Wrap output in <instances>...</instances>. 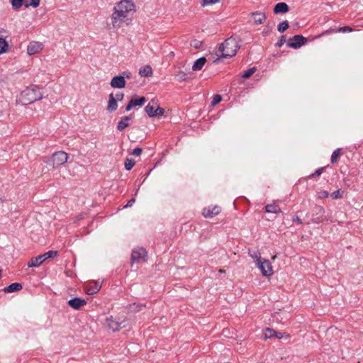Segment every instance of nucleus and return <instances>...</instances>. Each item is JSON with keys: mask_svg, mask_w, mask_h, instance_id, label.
<instances>
[{"mask_svg": "<svg viewBox=\"0 0 363 363\" xmlns=\"http://www.w3.org/2000/svg\"><path fill=\"white\" fill-rule=\"evenodd\" d=\"M131 118H132L131 115L128 116H124V117L121 118V119L120 120V121L118 123L117 129L119 131H122L125 128L128 127L129 126V121L131 119Z\"/></svg>", "mask_w": 363, "mask_h": 363, "instance_id": "obj_18", "label": "nucleus"}, {"mask_svg": "<svg viewBox=\"0 0 363 363\" xmlns=\"http://www.w3.org/2000/svg\"><path fill=\"white\" fill-rule=\"evenodd\" d=\"M272 259H276V256H274V257H272Z\"/></svg>", "mask_w": 363, "mask_h": 363, "instance_id": "obj_54", "label": "nucleus"}, {"mask_svg": "<svg viewBox=\"0 0 363 363\" xmlns=\"http://www.w3.org/2000/svg\"><path fill=\"white\" fill-rule=\"evenodd\" d=\"M202 42L198 40H193L191 42V46L194 47L196 49H199L202 46Z\"/></svg>", "mask_w": 363, "mask_h": 363, "instance_id": "obj_35", "label": "nucleus"}, {"mask_svg": "<svg viewBox=\"0 0 363 363\" xmlns=\"http://www.w3.org/2000/svg\"><path fill=\"white\" fill-rule=\"evenodd\" d=\"M22 285L20 283H13L4 289L5 293H12L22 289Z\"/></svg>", "mask_w": 363, "mask_h": 363, "instance_id": "obj_20", "label": "nucleus"}, {"mask_svg": "<svg viewBox=\"0 0 363 363\" xmlns=\"http://www.w3.org/2000/svg\"><path fill=\"white\" fill-rule=\"evenodd\" d=\"M256 71V68L255 67L250 68L245 71L242 74V77L244 79H247L251 77Z\"/></svg>", "mask_w": 363, "mask_h": 363, "instance_id": "obj_26", "label": "nucleus"}, {"mask_svg": "<svg viewBox=\"0 0 363 363\" xmlns=\"http://www.w3.org/2000/svg\"><path fill=\"white\" fill-rule=\"evenodd\" d=\"M266 211L268 213H278L281 212V209L279 206L275 203L268 204L265 207Z\"/></svg>", "mask_w": 363, "mask_h": 363, "instance_id": "obj_23", "label": "nucleus"}, {"mask_svg": "<svg viewBox=\"0 0 363 363\" xmlns=\"http://www.w3.org/2000/svg\"><path fill=\"white\" fill-rule=\"evenodd\" d=\"M289 10V6L284 2L277 4L274 8V13H287Z\"/></svg>", "mask_w": 363, "mask_h": 363, "instance_id": "obj_17", "label": "nucleus"}, {"mask_svg": "<svg viewBox=\"0 0 363 363\" xmlns=\"http://www.w3.org/2000/svg\"><path fill=\"white\" fill-rule=\"evenodd\" d=\"M289 28V23L287 21H284L278 25V30L280 33L284 32Z\"/></svg>", "mask_w": 363, "mask_h": 363, "instance_id": "obj_32", "label": "nucleus"}, {"mask_svg": "<svg viewBox=\"0 0 363 363\" xmlns=\"http://www.w3.org/2000/svg\"><path fill=\"white\" fill-rule=\"evenodd\" d=\"M100 286L98 284H95L94 287H89L87 289L88 294H94L99 291Z\"/></svg>", "mask_w": 363, "mask_h": 363, "instance_id": "obj_34", "label": "nucleus"}, {"mask_svg": "<svg viewBox=\"0 0 363 363\" xmlns=\"http://www.w3.org/2000/svg\"><path fill=\"white\" fill-rule=\"evenodd\" d=\"M135 161L132 159L127 158L125 161V167L127 170H130L135 165Z\"/></svg>", "mask_w": 363, "mask_h": 363, "instance_id": "obj_33", "label": "nucleus"}, {"mask_svg": "<svg viewBox=\"0 0 363 363\" xmlns=\"http://www.w3.org/2000/svg\"><path fill=\"white\" fill-rule=\"evenodd\" d=\"M117 99H115V96L113 94L109 95V100L107 106V111L109 112H113L117 109Z\"/></svg>", "mask_w": 363, "mask_h": 363, "instance_id": "obj_19", "label": "nucleus"}, {"mask_svg": "<svg viewBox=\"0 0 363 363\" xmlns=\"http://www.w3.org/2000/svg\"><path fill=\"white\" fill-rule=\"evenodd\" d=\"M68 155L63 152L59 151L54 153L51 159L47 162V163L50 165H52L53 168H57L58 167L65 164L68 160Z\"/></svg>", "mask_w": 363, "mask_h": 363, "instance_id": "obj_5", "label": "nucleus"}, {"mask_svg": "<svg viewBox=\"0 0 363 363\" xmlns=\"http://www.w3.org/2000/svg\"><path fill=\"white\" fill-rule=\"evenodd\" d=\"M256 266L259 269V270L262 272V274L264 277H268L274 274L271 262L266 259H263L262 261H259V262L257 263Z\"/></svg>", "mask_w": 363, "mask_h": 363, "instance_id": "obj_7", "label": "nucleus"}, {"mask_svg": "<svg viewBox=\"0 0 363 363\" xmlns=\"http://www.w3.org/2000/svg\"><path fill=\"white\" fill-rule=\"evenodd\" d=\"M43 49V45L38 42H31L27 48V52L29 55H33L39 52Z\"/></svg>", "mask_w": 363, "mask_h": 363, "instance_id": "obj_13", "label": "nucleus"}, {"mask_svg": "<svg viewBox=\"0 0 363 363\" xmlns=\"http://www.w3.org/2000/svg\"><path fill=\"white\" fill-rule=\"evenodd\" d=\"M219 272H220V273H224V272H225V271H224V270H223V269H220V270H219Z\"/></svg>", "mask_w": 363, "mask_h": 363, "instance_id": "obj_52", "label": "nucleus"}, {"mask_svg": "<svg viewBox=\"0 0 363 363\" xmlns=\"http://www.w3.org/2000/svg\"><path fill=\"white\" fill-rule=\"evenodd\" d=\"M145 110L150 117L161 116L164 113V109L157 106V102L154 99L151 100L145 106Z\"/></svg>", "mask_w": 363, "mask_h": 363, "instance_id": "obj_6", "label": "nucleus"}, {"mask_svg": "<svg viewBox=\"0 0 363 363\" xmlns=\"http://www.w3.org/2000/svg\"><path fill=\"white\" fill-rule=\"evenodd\" d=\"M293 220L295 221V222H297L298 223H300V224L302 223L301 220L298 216L294 218Z\"/></svg>", "mask_w": 363, "mask_h": 363, "instance_id": "obj_49", "label": "nucleus"}, {"mask_svg": "<svg viewBox=\"0 0 363 363\" xmlns=\"http://www.w3.org/2000/svg\"><path fill=\"white\" fill-rule=\"evenodd\" d=\"M135 202V199H132L130 201H128L127 204L124 206L125 208L131 207L133 203Z\"/></svg>", "mask_w": 363, "mask_h": 363, "instance_id": "obj_46", "label": "nucleus"}, {"mask_svg": "<svg viewBox=\"0 0 363 363\" xmlns=\"http://www.w3.org/2000/svg\"><path fill=\"white\" fill-rule=\"evenodd\" d=\"M124 94L121 92H118L116 94L115 99H117V101H122L123 99Z\"/></svg>", "mask_w": 363, "mask_h": 363, "instance_id": "obj_45", "label": "nucleus"}, {"mask_svg": "<svg viewBox=\"0 0 363 363\" xmlns=\"http://www.w3.org/2000/svg\"><path fill=\"white\" fill-rule=\"evenodd\" d=\"M254 19V24L259 25L263 23L266 20V16L261 12H253L251 13Z\"/></svg>", "mask_w": 363, "mask_h": 363, "instance_id": "obj_16", "label": "nucleus"}, {"mask_svg": "<svg viewBox=\"0 0 363 363\" xmlns=\"http://www.w3.org/2000/svg\"><path fill=\"white\" fill-rule=\"evenodd\" d=\"M135 12V5L130 0H121L115 7L111 16V24L114 29H118Z\"/></svg>", "mask_w": 363, "mask_h": 363, "instance_id": "obj_1", "label": "nucleus"}, {"mask_svg": "<svg viewBox=\"0 0 363 363\" xmlns=\"http://www.w3.org/2000/svg\"><path fill=\"white\" fill-rule=\"evenodd\" d=\"M221 211V208L218 206L213 207L208 206L203 210V215L206 218H212L218 215Z\"/></svg>", "mask_w": 363, "mask_h": 363, "instance_id": "obj_12", "label": "nucleus"}, {"mask_svg": "<svg viewBox=\"0 0 363 363\" xmlns=\"http://www.w3.org/2000/svg\"><path fill=\"white\" fill-rule=\"evenodd\" d=\"M147 256V252L145 249L143 247L135 248L133 250L131 255V259L133 262H140L144 260Z\"/></svg>", "mask_w": 363, "mask_h": 363, "instance_id": "obj_9", "label": "nucleus"}, {"mask_svg": "<svg viewBox=\"0 0 363 363\" xmlns=\"http://www.w3.org/2000/svg\"><path fill=\"white\" fill-rule=\"evenodd\" d=\"M274 337H277L279 339H281L283 337V334L281 333H277V335H275Z\"/></svg>", "mask_w": 363, "mask_h": 363, "instance_id": "obj_50", "label": "nucleus"}, {"mask_svg": "<svg viewBox=\"0 0 363 363\" xmlns=\"http://www.w3.org/2000/svg\"><path fill=\"white\" fill-rule=\"evenodd\" d=\"M339 32L345 33V32H352V28L349 26L341 27L338 30Z\"/></svg>", "mask_w": 363, "mask_h": 363, "instance_id": "obj_40", "label": "nucleus"}, {"mask_svg": "<svg viewBox=\"0 0 363 363\" xmlns=\"http://www.w3.org/2000/svg\"><path fill=\"white\" fill-rule=\"evenodd\" d=\"M106 323L107 327L113 331H116L125 327V322L124 320L119 322L113 320L112 317L107 318L106 320Z\"/></svg>", "mask_w": 363, "mask_h": 363, "instance_id": "obj_10", "label": "nucleus"}, {"mask_svg": "<svg viewBox=\"0 0 363 363\" xmlns=\"http://www.w3.org/2000/svg\"><path fill=\"white\" fill-rule=\"evenodd\" d=\"M43 98V93L38 86H33L26 88L21 94V100L25 104H31Z\"/></svg>", "mask_w": 363, "mask_h": 363, "instance_id": "obj_3", "label": "nucleus"}, {"mask_svg": "<svg viewBox=\"0 0 363 363\" xmlns=\"http://www.w3.org/2000/svg\"><path fill=\"white\" fill-rule=\"evenodd\" d=\"M220 1L221 0H202L201 1V5L203 7L208 6L219 3Z\"/></svg>", "mask_w": 363, "mask_h": 363, "instance_id": "obj_30", "label": "nucleus"}, {"mask_svg": "<svg viewBox=\"0 0 363 363\" xmlns=\"http://www.w3.org/2000/svg\"><path fill=\"white\" fill-rule=\"evenodd\" d=\"M328 334H337L339 333V330L336 328H330L328 330Z\"/></svg>", "mask_w": 363, "mask_h": 363, "instance_id": "obj_44", "label": "nucleus"}, {"mask_svg": "<svg viewBox=\"0 0 363 363\" xmlns=\"http://www.w3.org/2000/svg\"><path fill=\"white\" fill-rule=\"evenodd\" d=\"M323 169H324L323 167H320V168L318 169L313 174H311V177H316L320 176L322 174Z\"/></svg>", "mask_w": 363, "mask_h": 363, "instance_id": "obj_41", "label": "nucleus"}, {"mask_svg": "<svg viewBox=\"0 0 363 363\" xmlns=\"http://www.w3.org/2000/svg\"><path fill=\"white\" fill-rule=\"evenodd\" d=\"M2 270L0 269V277H1Z\"/></svg>", "mask_w": 363, "mask_h": 363, "instance_id": "obj_53", "label": "nucleus"}, {"mask_svg": "<svg viewBox=\"0 0 363 363\" xmlns=\"http://www.w3.org/2000/svg\"><path fill=\"white\" fill-rule=\"evenodd\" d=\"M8 48V43L5 39L0 38V54L5 52Z\"/></svg>", "mask_w": 363, "mask_h": 363, "instance_id": "obj_28", "label": "nucleus"}, {"mask_svg": "<svg viewBox=\"0 0 363 363\" xmlns=\"http://www.w3.org/2000/svg\"><path fill=\"white\" fill-rule=\"evenodd\" d=\"M40 0H25L24 6L28 8L29 6H33V8H36L39 6Z\"/></svg>", "mask_w": 363, "mask_h": 363, "instance_id": "obj_25", "label": "nucleus"}, {"mask_svg": "<svg viewBox=\"0 0 363 363\" xmlns=\"http://www.w3.org/2000/svg\"><path fill=\"white\" fill-rule=\"evenodd\" d=\"M110 85L113 88L122 89L125 86L124 76H115L112 78Z\"/></svg>", "mask_w": 363, "mask_h": 363, "instance_id": "obj_11", "label": "nucleus"}, {"mask_svg": "<svg viewBox=\"0 0 363 363\" xmlns=\"http://www.w3.org/2000/svg\"><path fill=\"white\" fill-rule=\"evenodd\" d=\"M341 155V150L340 149H337L335 150L333 154H332V156H331V162L332 163H335L337 162V158L340 156Z\"/></svg>", "mask_w": 363, "mask_h": 363, "instance_id": "obj_31", "label": "nucleus"}, {"mask_svg": "<svg viewBox=\"0 0 363 363\" xmlns=\"http://www.w3.org/2000/svg\"><path fill=\"white\" fill-rule=\"evenodd\" d=\"M146 101V99L144 96L140 97L139 99H132L128 104L127 105L125 110L126 111H130L134 106H143L144 103Z\"/></svg>", "mask_w": 363, "mask_h": 363, "instance_id": "obj_14", "label": "nucleus"}, {"mask_svg": "<svg viewBox=\"0 0 363 363\" xmlns=\"http://www.w3.org/2000/svg\"><path fill=\"white\" fill-rule=\"evenodd\" d=\"M122 76H124L125 77V79L127 78V79H130L131 77V74L130 72H124L123 73V75Z\"/></svg>", "mask_w": 363, "mask_h": 363, "instance_id": "obj_48", "label": "nucleus"}, {"mask_svg": "<svg viewBox=\"0 0 363 363\" xmlns=\"http://www.w3.org/2000/svg\"><path fill=\"white\" fill-rule=\"evenodd\" d=\"M142 152H143L142 148H140V147H136V148H135V149L133 150V152H132V155H134V156L138 157V156H139V155H141Z\"/></svg>", "mask_w": 363, "mask_h": 363, "instance_id": "obj_39", "label": "nucleus"}, {"mask_svg": "<svg viewBox=\"0 0 363 363\" xmlns=\"http://www.w3.org/2000/svg\"><path fill=\"white\" fill-rule=\"evenodd\" d=\"M11 3L14 9H18L24 5L25 0H11Z\"/></svg>", "mask_w": 363, "mask_h": 363, "instance_id": "obj_27", "label": "nucleus"}, {"mask_svg": "<svg viewBox=\"0 0 363 363\" xmlns=\"http://www.w3.org/2000/svg\"><path fill=\"white\" fill-rule=\"evenodd\" d=\"M240 48L239 41L236 38L230 37L225 40L219 47L222 57H232Z\"/></svg>", "mask_w": 363, "mask_h": 363, "instance_id": "obj_2", "label": "nucleus"}, {"mask_svg": "<svg viewBox=\"0 0 363 363\" xmlns=\"http://www.w3.org/2000/svg\"><path fill=\"white\" fill-rule=\"evenodd\" d=\"M250 256L255 259V262L257 264L259 261H262L263 259L261 257L260 253L257 251L249 250Z\"/></svg>", "mask_w": 363, "mask_h": 363, "instance_id": "obj_24", "label": "nucleus"}, {"mask_svg": "<svg viewBox=\"0 0 363 363\" xmlns=\"http://www.w3.org/2000/svg\"><path fill=\"white\" fill-rule=\"evenodd\" d=\"M139 74L142 77H149L152 74V67L149 65H145L139 69Z\"/></svg>", "mask_w": 363, "mask_h": 363, "instance_id": "obj_22", "label": "nucleus"}, {"mask_svg": "<svg viewBox=\"0 0 363 363\" xmlns=\"http://www.w3.org/2000/svg\"><path fill=\"white\" fill-rule=\"evenodd\" d=\"M329 196V194L326 191H323L320 193V198H326Z\"/></svg>", "mask_w": 363, "mask_h": 363, "instance_id": "obj_47", "label": "nucleus"}, {"mask_svg": "<svg viewBox=\"0 0 363 363\" xmlns=\"http://www.w3.org/2000/svg\"><path fill=\"white\" fill-rule=\"evenodd\" d=\"M177 77L179 79V80H181V81H185V80H186L188 79L187 74L184 72H182V71H180L178 73Z\"/></svg>", "mask_w": 363, "mask_h": 363, "instance_id": "obj_37", "label": "nucleus"}, {"mask_svg": "<svg viewBox=\"0 0 363 363\" xmlns=\"http://www.w3.org/2000/svg\"><path fill=\"white\" fill-rule=\"evenodd\" d=\"M206 60L205 57H200L196 60L192 66V69L194 71L201 70L205 65Z\"/></svg>", "mask_w": 363, "mask_h": 363, "instance_id": "obj_21", "label": "nucleus"}, {"mask_svg": "<svg viewBox=\"0 0 363 363\" xmlns=\"http://www.w3.org/2000/svg\"><path fill=\"white\" fill-rule=\"evenodd\" d=\"M268 34V30H264L263 35H267Z\"/></svg>", "mask_w": 363, "mask_h": 363, "instance_id": "obj_51", "label": "nucleus"}, {"mask_svg": "<svg viewBox=\"0 0 363 363\" xmlns=\"http://www.w3.org/2000/svg\"><path fill=\"white\" fill-rule=\"evenodd\" d=\"M307 41V39L301 35H296L293 38H291L287 41V45L289 48L298 49L304 45Z\"/></svg>", "mask_w": 363, "mask_h": 363, "instance_id": "obj_8", "label": "nucleus"}, {"mask_svg": "<svg viewBox=\"0 0 363 363\" xmlns=\"http://www.w3.org/2000/svg\"><path fill=\"white\" fill-rule=\"evenodd\" d=\"M57 252L55 250L48 251L44 253L43 255H40L35 257H33L28 263V266L29 267H38L46 259L50 258H54L57 256Z\"/></svg>", "mask_w": 363, "mask_h": 363, "instance_id": "obj_4", "label": "nucleus"}, {"mask_svg": "<svg viewBox=\"0 0 363 363\" xmlns=\"http://www.w3.org/2000/svg\"><path fill=\"white\" fill-rule=\"evenodd\" d=\"M86 304V301L84 299L79 298H74L72 299H70L68 301V305L74 308V309H79L80 307Z\"/></svg>", "mask_w": 363, "mask_h": 363, "instance_id": "obj_15", "label": "nucleus"}, {"mask_svg": "<svg viewBox=\"0 0 363 363\" xmlns=\"http://www.w3.org/2000/svg\"><path fill=\"white\" fill-rule=\"evenodd\" d=\"M221 100H222L221 96L220 95H218V94H216V95L214 96L213 99L211 104H212L213 106H215L217 104H218Z\"/></svg>", "mask_w": 363, "mask_h": 363, "instance_id": "obj_38", "label": "nucleus"}, {"mask_svg": "<svg viewBox=\"0 0 363 363\" xmlns=\"http://www.w3.org/2000/svg\"><path fill=\"white\" fill-rule=\"evenodd\" d=\"M285 43H286V36L282 35V36H281V38L279 39V40L276 43V46L278 48H281Z\"/></svg>", "mask_w": 363, "mask_h": 363, "instance_id": "obj_36", "label": "nucleus"}, {"mask_svg": "<svg viewBox=\"0 0 363 363\" xmlns=\"http://www.w3.org/2000/svg\"><path fill=\"white\" fill-rule=\"evenodd\" d=\"M331 197L333 199H339V198H341V195H340V192L339 190L337 191H335L334 192H333L331 194Z\"/></svg>", "mask_w": 363, "mask_h": 363, "instance_id": "obj_42", "label": "nucleus"}, {"mask_svg": "<svg viewBox=\"0 0 363 363\" xmlns=\"http://www.w3.org/2000/svg\"><path fill=\"white\" fill-rule=\"evenodd\" d=\"M315 209L317 214H319L320 216H323V214L325 212L324 208L321 206H315Z\"/></svg>", "mask_w": 363, "mask_h": 363, "instance_id": "obj_43", "label": "nucleus"}, {"mask_svg": "<svg viewBox=\"0 0 363 363\" xmlns=\"http://www.w3.org/2000/svg\"><path fill=\"white\" fill-rule=\"evenodd\" d=\"M264 334L265 339H268L274 337L277 335V332L271 328H266Z\"/></svg>", "mask_w": 363, "mask_h": 363, "instance_id": "obj_29", "label": "nucleus"}]
</instances>
